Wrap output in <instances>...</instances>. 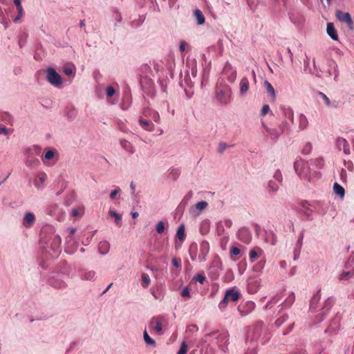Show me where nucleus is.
<instances>
[{
	"label": "nucleus",
	"instance_id": "nucleus-1",
	"mask_svg": "<svg viewBox=\"0 0 354 354\" xmlns=\"http://www.w3.org/2000/svg\"><path fill=\"white\" fill-rule=\"evenodd\" d=\"M309 162L297 158L294 162V169L300 178L310 181L315 176Z\"/></svg>",
	"mask_w": 354,
	"mask_h": 354
},
{
	"label": "nucleus",
	"instance_id": "nucleus-2",
	"mask_svg": "<svg viewBox=\"0 0 354 354\" xmlns=\"http://www.w3.org/2000/svg\"><path fill=\"white\" fill-rule=\"evenodd\" d=\"M41 154V148L34 145L28 147L25 151V164L28 167L35 169L39 165V160L37 158Z\"/></svg>",
	"mask_w": 354,
	"mask_h": 354
},
{
	"label": "nucleus",
	"instance_id": "nucleus-3",
	"mask_svg": "<svg viewBox=\"0 0 354 354\" xmlns=\"http://www.w3.org/2000/svg\"><path fill=\"white\" fill-rule=\"evenodd\" d=\"M262 127L265 131V135L269 136L270 139L276 140L283 133L285 130H290V125L286 121H282L278 127H268L264 122H262Z\"/></svg>",
	"mask_w": 354,
	"mask_h": 354
},
{
	"label": "nucleus",
	"instance_id": "nucleus-4",
	"mask_svg": "<svg viewBox=\"0 0 354 354\" xmlns=\"http://www.w3.org/2000/svg\"><path fill=\"white\" fill-rule=\"evenodd\" d=\"M232 90L228 86H225L221 88H218L216 92V99L223 104H227L231 97Z\"/></svg>",
	"mask_w": 354,
	"mask_h": 354
},
{
	"label": "nucleus",
	"instance_id": "nucleus-5",
	"mask_svg": "<svg viewBox=\"0 0 354 354\" xmlns=\"http://www.w3.org/2000/svg\"><path fill=\"white\" fill-rule=\"evenodd\" d=\"M46 78L48 82L55 87H60L62 84V77L53 68L47 69Z\"/></svg>",
	"mask_w": 354,
	"mask_h": 354
},
{
	"label": "nucleus",
	"instance_id": "nucleus-6",
	"mask_svg": "<svg viewBox=\"0 0 354 354\" xmlns=\"http://www.w3.org/2000/svg\"><path fill=\"white\" fill-rule=\"evenodd\" d=\"M138 122L141 127L146 131L153 132L156 131V135H161L163 133V131L160 127H156L154 124L152 123L149 120L140 118L138 120Z\"/></svg>",
	"mask_w": 354,
	"mask_h": 354
},
{
	"label": "nucleus",
	"instance_id": "nucleus-7",
	"mask_svg": "<svg viewBox=\"0 0 354 354\" xmlns=\"http://www.w3.org/2000/svg\"><path fill=\"white\" fill-rule=\"evenodd\" d=\"M149 328L158 335L164 333L165 328L162 320L158 317H153L149 322Z\"/></svg>",
	"mask_w": 354,
	"mask_h": 354
},
{
	"label": "nucleus",
	"instance_id": "nucleus-8",
	"mask_svg": "<svg viewBox=\"0 0 354 354\" xmlns=\"http://www.w3.org/2000/svg\"><path fill=\"white\" fill-rule=\"evenodd\" d=\"M207 206L208 203L206 201H200L196 203L194 205L190 207L189 212L192 216L196 217L198 216L203 212V211H204L207 207Z\"/></svg>",
	"mask_w": 354,
	"mask_h": 354
},
{
	"label": "nucleus",
	"instance_id": "nucleus-9",
	"mask_svg": "<svg viewBox=\"0 0 354 354\" xmlns=\"http://www.w3.org/2000/svg\"><path fill=\"white\" fill-rule=\"evenodd\" d=\"M48 214L54 216L57 220L62 221L64 216V212L57 204L50 205L46 209Z\"/></svg>",
	"mask_w": 354,
	"mask_h": 354
},
{
	"label": "nucleus",
	"instance_id": "nucleus-10",
	"mask_svg": "<svg viewBox=\"0 0 354 354\" xmlns=\"http://www.w3.org/2000/svg\"><path fill=\"white\" fill-rule=\"evenodd\" d=\"M223 73L230 83H233L236 79V69L229 63L225 64Z\"/></svg>",
	"mask_w": 354,
	"mask_h": 354
},
{
	"label": "nucleus",
	"instance_id": "nucleus-11",
	"mask_svg": "<svg viewBox=\"0 0 354 354\" xmlns=\"http://www.w3.org/2000/svg\"><path fill=\"white\" fill-rule=\"evenodd\" d=\"M263 329V324L259 322L252 326L248 331V336L251 337L252 340H257L261 336V332Z\"/></svg>",
	"mask_w": 354,
	"mask_h": 354
},
{
	"label": "nucleus",
	"instance_id": "nucleus-12",
	"mask_svg": "<svg viewBox=\"0 0 354 354\" xmlns=\"http://www.w3.org/2000/svg\"><path fill=\"white\" fill-rule=\"evenodd\" d=\"M143 117L149 120L151 122L153 121L156 123H159L160 120L158 112L149 108L144 110Z\"/></svg>",
	"mask_w": 354,
	"mask_h": 354
},
{
	"label": "nucleus",
	"instance_id": "nucleus-13",
	"mask_svg": "<svg viewBox=\"0 0 354 354\" xmlns=\"http://www.w3.org/2000/svg\"><path fill=\"white\" fill-rule=\"evenodd\" d=\"M80 277L81 280L93 282L97 279V275L94 270H81Z\"/></svg>",
	"mask_w": 354,
	"mask_h": 354
},
{
	"label": "nucleus",
	"instance_id": "nucleus-14",
	"mask_svg": "<svg viewBox=\"0 0 354 354\" xmlns=\"http://www.w3.org/2000/svg\"><path fill=\"white\" fill-rule=\"evenodd\" d=\"M336 146L339 151H343L346 155L351 153L350 145L348 141L343 138H337L336 140Z\"/></svg>",
	"mask_w": 354,
	"mask_h": 354
},
{
	"label": "nucleus",
	"instance_id": "nucleus-15",
	"mask_svg": "<svg viewBox=\"0 0 354 354\" xmlns=\"http://www.w3.org/2000/svg\"><path fill=\"white\" fill-rule=\"evenodd\" d=\"M35 220V216L32 212H26L22 219V225L26 228H30L34 225Z\"/></svg>",
	"mask_w": 354,
	"mask_h": 354
},
{
	"label": "nucleus",
	"instance_id": "nucleus-16",
	"mask_svg": "<svg viewBox=\"0 0 354 354\" xmlns=\"http://www.w3.org/2000/svg\"><path fill=\"white\" fill-rule=\"evenodd\" d=\"M250 88V82L246 77L241 78L239 82V95L240 97H244L247 95Z\"/></svg>",
	"mask_w": 354,
	"mask_h": 354
},
{
	"label": "nucleus",
	"instance_id": "nucleus-17",
	"mask_svg": "<svg viewBox=\"0 0 354 354\" xmlns=\"http://www.w3.org/2000/svg\"><path fill=\"white\" fill-rule=\"evenodd\" d=\"M309 162L315 176L317 175V171L322 169L324 165V160L322 158L311 159Z\"/></svg>",
	"mask_w": 354,
	"mask_h": 354
},
{
	"label": "nucleus",
	"instance_id": "nucleus-18",
	"mask_svg": "<svg viewBox=\"0 0 354 354\" xmlns=\"http://www.w3.org/2000/svg\"><path fill=\"white\" fill-rule=\"evenodd\" d=\"M209 250V243L207 241H203L200 244V251L198 253V261L202 262L206 259V256Z\"/></svg>",
	"mask_w": 354,
	"mask_h": 354
},
{
	"label": "nucleus",
	"instance_id": "nucleus-19",
	"mask_svg": "<svg viewBox=\"0 0 354 354\" xmlns=\"http://www.w3.org/2000/svg\"><path fill=\"white\" fill-rule=\"evenodd\" d=\"M336 17L342 22H344L348 25H351L353 20L348 12H344L341 10H337L335 13Z\"/></svg>",
	"mask_w": 354,
	"mask_h": 354
},
{
	"label": "nucleus",
	"instance_id": "nucleus-20",
	"mask_svg": "<svg viewBox=\"0 0 354 354\" xmlns=\"http://www.w3.org/2000/svg\"><path fill=\"white\" fill-rule=\"evenodd\" d=\"M281 111H282L283 120V121H287L289 120L291 122L294 121V113L291 108L282 106L280 107Z\"/></svg>",
	"mask_w": 354,
	"mask_h": 354
},
{
	"label": "nucleus",
	"instance_id": "nucleus-21",
	"mask_svg": "<svg viewBox=\"0 0 354 354\" xmlns=\"http://www.w3.org/2000/svg\"><path fill=\"white\" fill-rule=\"evenodd\" d=\"M255 306L254 303L252 301H248L243 305H240L238 308L239 311L240 312L242 316L248 314L250 312L254 310Z\"/></svg>",
	"mask_w": 354,
	"mask_h": 354
},
{
	"label": "nucleus",
	"instance_id": "nucleus-22",
	"mask_svg": "<svg viewBox=\"0 0 354 354\" xmlns=\"http://www.w3.org/2000/svg\"><path fill=\"white\" fill-rule=\"evenodd\" d=\"M239 296L240 293L237 290H235L234 289H230L225 292L224 297L225 298V300H227L229 302H234L239 299Z\"/></svg>",
	"mask_w": 354,
	"mask_h": 354
},
{
	"label": "nucleus",
	"instance_id": "nucleus-23",
	"mask_svg": "<svg viewBox=\"0 0 354 354\" xmlns=\"http://www.w3.org/2000/svg\"><path fill=\"white\" fill-rule=\"evenodd\" d=\"M47 178V175L45 173L38 174L34 180V185L38 189H42L44 187V183Z\"/></svg>",
	"mask_w": 354,
	"mask_h": 354
},
{
	"label": "nucleus",
	"instance_id": "nucleus-24",
	"mask_svg": "<svg viewBox=\"0 0 354 354\" xmlns=\"http://www.w3.org/2000/svg\"><path fill=\"white\" fill-rule=\"evenodd\" d=\"M120 144L121 147L129 154H133L135 153V147L134 146L126 139H120Z\"/></svg>",
	"mask_w": 354,
	"mask_h": 354
},
{
	"label": "nucleus",
	"instance_id": "nucleus-25",
	"mask_svg": "<svg viewBox=\"0 0 354 354\" xmlns=\"http://www.w3.org/2000/svg\"><path fill=\"white\" fill-rule=\"evenodd\" d=\"M109 215L110 217L115 219V224L117 227H120L122 226V214L118 213L113 209H110L109 211Z\"/></svg>",
	"mask_w": 354,
	"mask_h": 354
},
{
	"label": "nucleus",
	"instance_id": "nucleus-26",
	"mask_svg": "<svg viewBox=\"0 0 354 354\" xmlns=\"http://www.w3.org/2000/svg\"><path fill=\"white\" fill-rule=\"evenodd\" d=\"M49 284L57 289H63L67 286L66 283L60 279H52L49 281Z\"/></svg>",
	"mask_w": 354,
	"mask_h": 354
},
{
	"label": "nucleus",
	"instance_id": "nucleus-27",
	"mask_svg": "<svg viewBox=\"0 0 354 354\" xmlns=\"http://www.w3.org/2000/svg\"><path fill=\"white\" fill-rule=\"evenodd\" d=\"M326 32L332 39L335 41L338 39V35L333 23L327 24Z\"/></svg>",
	"mask_w": 354,
	"mask_h": 354
},
{
	"label": "nucleus",
	"instance_id": "nucleus-28",
	"mask_svg": "<svg viewBox=\"0 0 354 354\" xmlns=\"http://www.w3.org/2000/svg\"><path fill=\"white\" fill-rule=\"evenodd\" d=\"M189 253L192 261H198V245L196 243L190 245Z\"/></svg>",
	"mask_w": 354,
	"mask_h": 354
},
{
	"label": "nucleus",
	"instance_id": "nucleus-29",
	"mask_svg": "<svg viewBox=\"0 0 354 354\" xmlns=\"http://www.w3.org/2000/svg\"><path fill=\"white\" fill-rule=\"evenodd\" d=\"M298 122H299V127H298L299 131H303L307 128V127L308 125V120L304 114H303V113L299 114V118H298Z\"/></svg>",
	"mask_w": 354,
	"mask_h": 354
},
{
	"label": "nucleus",
	"instance_id": "nucleus-30",
	"mask_svg": "<svg viewBox=\"0 0 354 354\" xmlns=\"http://www.w3.org/2000/svg\"><path fill=\"white\" fill-rule=\"evenodd\" d=\"M264 87L272 101L276 99V92L274 87L268 81L264 82Z\"/></svg>",
	"mask_w": 354,
	"mask_h": 354
},
{
	"label": "nucleus",
	"instance_id": "nucleus-31",
	"mask_svg": "<svg viewBox=\"0 0 354 354\" xmlns=\"http://www.w3.org/2000/svg\"><path fill=\"white\" fill-rule=\"evenodd\" d=\"M110 249L109 243L106 241L100 242L98 245V251L101 254H106Z\"/></svg>",
	"mask_w": 354,
	"mask_h": 354
},
{
	"label": "nucleus",
	"instance_id": "nucleus-32",
	"mask_svg": "<svg viewBox=\"0 0 354 354\" xmlns=\"http://www.w3.org/2000/svg\"><path fill=\"white\" fill-rule=\"evenodd\" d=\"M263 254V251L260 248H254L250 252V260L253 262L256 259L260 257Z\"/></svg>",
	"mask_w": 354,
	"mask_h": 354
},
{
	"label": "nucleus",
	"instance_id": "nucleus-33",
	"mask_svg": "<svg viewBox=\"0 0 354 354\" xmlns=\"http://www.w3.org/2000/svg\"><path fill=\"white\" fill-rule=\"evenodd\" d=\"M14 3L17 7L18 10V16L14 19V22L17 23L20 21L21 18L23 17L24 12L21 4V0H14Z\"/></svg>",
	"mask_w": 354,
	"mask_h": 354
},
{
	"label": "nucleus",
	"instance_id": "nucleus-34",
	"mask_svg": "<svg viewBox=\"0 0 354 354\" xmlns=\"http://www.w3.org/2000/svg\"><path fill=\"white\" fill-rule=\"evenodd\" d=\"M232 225V222L230 219H225L223 221H220L217 223V230L219 232H223L225 227L230 228Z\"/></svg>",
	"mask_w": 354,
	"mask_h": 354
},
{
	"label": "nucleus",
	"instance_id": "nucleus-35",
	"mask_svg": "<svg viewBox=\"0 0 354 354\" xmlns=\"http://www.w3.org/2000/svg\"><path fill=\"white\" fill-rule=\"evenodd\" d=\"M333 192L340 198H344L345 196V189L337 183H335L333 185Z\"/></svg>",
	"mask_w": 354,
	"mask_h": 354
},
{
	"label": "nucleus",
	"instance_id": "nucleus-36",
	"mask_svg": "<svg viewBox=\"0 0 354 354\" xmlns=\"http://www.w3.org/2000/svg\"><path fill=\"white\" fill-rule=\"evenodd\" d=\"M176 237L180 241L179 246H180L181 243L185 239V226L184 225H180L176 232Z\"/></svg>",
	"mask_w": 354,
	"mask_h": 354
},
{
	"label": "nucleus",
	"instance_id": "nucleus-37",
	"mask_svg": "<svg viewBox=\"0 0 354 354\" xmlns=\"http://www.w3.org/2000/svg\"><path fill=\"white\" fill-rule=\"evenodd\" d=\"M55 152L53 149H48L41 158L43 162L45 165H49L48 161L55 157Z\"/></svg>",
	"mask_w": 354,
	"mask_h": 354
},
{
	"label": "nucleus",
	"instance_id": "nucleus-38",
	"mask_svg": "<svg viewBox=\"0 0 354 354\" xmlns=\"http://www.w3.org/2000/svg\"><path fill=\"white\" fill-rule=\"evenodd\" d=\"M267 189L270 194H274L278 191L279 185L274 181L270 180L268 183Z\"/></svg>",
	"mask_w": 354,
	"mask_h": 354
},
{
	"label": "nucleus",
	"instance_id": "nucleus-39",
	"mask_svg": "<svg viewBox=\"0 0 354 354\" xmlns=\"http://www.w3.org/2000/svg\"><path fill=\"white\" fill-rule=\"evenodd\" d=\"M334 300L333 298L328 297L324 301V306L322 308V314H326L328 312L330 308L333 306Z\"/></svg>",
	"mask_w": 354,
	"mask_h": 354
},
{
	"label": "nucleus",
	"instance_id": "nucleus-40",
	"mask_svg": "<svg viewBox=\"0 0 354 354\" xmlns=\"http://www.w3.org/2000/svg\"><path fill=\"white\" fill-rule=\"evenodd\" d=\"M310 207V205L309 203H308L307 202H304L301 204V208H302L301 211L306 215V216L307 217L308 219L312 220L313 218L310 213V212H311Z\"/></svg>",
	"mask_w": 354,
	"mask_h": 354
},
{
	"label": "nucleus",
	"instance_id": "nucleus-41",
	"mask_svg": "<svg viewBox=\"0 0 354 354\" xmlns=\"http://www.w3.org/2000/svg\"><path fill=\"white\" fill-rule=\"evenodd\" d=\"M194 15L197 21L198 25H202L205 23V17L200 10L196 9L194 11Z\"/></svg>",
	"mask_w": 354,
	"mask_h": 354
},
{
	"label": "nucleus",
	"instance_id": "nucleus-42",
	"mask_svg": "<svg viewBox=\"0 0 354 354\" xmlns=\"http://www.w3.org/2000/svg\"><path fill=\"white\" fill-rule=\"evenodd\" d=\"M143 339L147 346H156L155 340L149 336L146 330L143 332Z\"/></svg>",
	"mask_w": 354,
	"mask_h": 354
},
{
	"label": "nucleus",
	"instance_id": "nucleus-43",
	"mask_svg": "<svg viewBox=\"0 0 354 354\" xmlns=\"http://www.w3.org/2000/svg\"><path fill=\"white\" fill-rule=\"evenodd\" d=\"M105 93L107 100H110V99L115 95V89L112 86H108L105 88Z\"/></svg>",
	"mask_w": 354,
	"mask_h": 354
},
{
	"label": "nucleus",
	"instance_id": "nucleus-44",
	"mask_svg": "<svg viewBox=\"0 0 354 354\" xmlns=\"http://www.w3.org/2000/svg\"><path fill=\"white\" fill-rule=\"evenodd\" d=\"M141 279H142V286L143 288H147L151 282V279L149 277L148 274H145V273H142V275H141Z\"/></svg>",
	"mask_w": 354,
	"mask_h": 354
},
{
	"label": "nucleus",
	"instance_id": "nucleus-45",
	"mask_svg": "<svg viewBox=\"0 0 354 354\" xmlns=\"http://www.w3.org/2000/svg\"><path fill=\"white\" fill-rule=\"evenodd\" d=\"M313 149V145L310 142H306L302 147L301 153L304 155H308L311 153Z\"/></svg>",
	"mask_w": 354,
	"mask_h": 354
},
{
	"label": "nucleus",
	"instance_id": "nucleus-46",
	"mask_svg": "<svg viewBox=\"0 0 354 354\" xmlns=\"http://www.w3.org/2000/svg\"><path fill=\"white\" fill-rule=\"evenodd\" d=\"M328 66L330 68L334 69V73H335L334 79L335 81H337L338 75H339V73L337 71V64H336L335 62L331 60L328 62Z\"/></svg>",
	"mask_w": 354,
	"mask_h": 354
},
{
	"label": "nucleus",
	"instance_id": "nucleus-47",
	"mask_svg": "<svg viewBox=\"0 0 354 354\" xmlns=\"http://www.w3.org/2000/svg\"><path fill=\"white\" fill-rule=\"evenodd\" d=\"M353 275V273L350 271H344L339 276V279L340 281H346L351 278Z\"/></svg>",
	"mask_w": 354,
	"mask_h": 354
},
{
	"label": "nucleus",
	"instance_id": "nucleus-48",
	"mask_svg": "<svg viewBox=\"0 0 354 354\" xmlns=\"http://www.w3.org/2000/svg\"><path fill=\"white\" fill-rule=\"evenodd\" d=\"M84 213V208L83 207H78V208H74L71 211V216L76 217V216H81Z\"/></svg>",
	"mask_w": 354,
	"mask_h": 354
},
{
	"label": "nucleus",
	"instance_id": "nucleus-49",
	"mask_svg": "<svg viewBox=\"0 0 354 354\" xmlns=\"http://www.w3.org/2000/svg\"><path fill=\"white\" fill-rule=\"evenodd\" d=\"M156 230L159 234H162L165 230V223L162 221L158 222L156 225Z\"/></svg>",
	"mask_w": 354,
	"mask_h": 354
},
{
	"label": "nucleus",
	"instance_id": "nucleus-50",
	"mask_svg": "<svg viewBox=\"0 0 354 354\" xmlns=\"http://www.w3.org/2000/svg\"><path fill=\"white\" fill-rule=\"evenodd\" d=\"M295 301V294L290 292L285 301L286 306H290Z\"/></svg>",
	"mask_w": 354,
	"mask_h": 354
},
{
	"label": "nucleus",
	"instance_id": "nucleus-51",
	"mask_svg": "<svg viewBox=\"0 0 354 354\" xmlns=\"http://www.w3.org/2000/svg\"><path fill=\"white\" fill-rule=\"evenodd\" d=\"M273 178L281 183L283 180L281 172L279 169H277L273 174Z\"/></svg>",
	"mask_w": 354,
	"mask_h": 354
},
{
	"label": "nucleus",
	"instance_id": "nucleus-52",
	"mask_svg": "<svg viewBox=\"0 0 354 354\" xmlns=\"http://www.w3.org/2000/svg\"><path fill=\"white\" fill-rule=\"evenodd\" d=\"M270 112V109L269 105L264 104L261 108V110L260 112V115L261 117H264L266 115H267Z\"/></svg>",
	"mask_w": 354,
	"mask_h": 354
},
{
	"label": "nucleus",
	"instance_id": "nucleus-53",
	"mask_svg": "<svg viewBox=\"0 0 354 354\" xmlns=\"http://www.w3.org/2000/svg\"><path fill=\"white\" fill-rule=\"evenodd\" d=\"M62 242V239L59 235H56L55 236L54 241H53V248L57 249L59 248Z\"/></svg>",
	"mask_w": 354,
	"mask_h": 354
},
{
	"label": "nucleus",
	"instance_id": "nucleus-54",
	"mask_svg": "<svg viewBox=\"0 0 354 354\" xmlns=\"http://www.w3.org/2000/svg\"><path fill=\"white\" fill-rule=\"evenodd\" d=\"M180 295L183 297L189 298L190 297V290L188 287H184L180 292Z\"/></svg>",
	"mask_w": 354,
	"mask_h": 354
},
{
	"label": "nucleus",
	"instance_id": "nucleus-55",
	"mask_svg": "<svg viewBox=\"0 0 354 354\" xmlns=\"http://www.w3.org/2000/svg\"><path fill=\"white\" fill-rule=\"evenodd\" d=\"M68 236L66 238V241H67V243L68 244L71 241H73L72 236L74 234L76 230H75V228L71 227V228H69L68 230Z\"/></svg>",
	"mask_w": 354,
	"mask_h": 354
},
{
	"label": "nucleus",
	"instance_id": "nucleus-56",
	"mask_svg": "<svg viewBox=\"0 0 354 354\" xmlns=\"http://www.w3.org/2000/svg\"><path fill=\"white\" fill-rule=\"evenodd\" d=\"M187 352V345L185 342H182L180 344V350L178 351L177 354H186Z\"/></svg>",
	"mask_w": 354,
	"mask_h": 354
},
{
	"label": "nucleus",
	"instance_id": "nucleus-57",
	"mask_svg": "<svg viewBox=\"0 0 354 354\" xmlns=\"http://www.w3.org/2000/svg\"><path fill=\"white\" fill-rule=\"evenodd\" d=\"M63 72L67 76H72L73 74V69L70 66H64L63 68Z\"/></svg>",
	"mask_w": 354,
	"mask_h": 354
},
{
	"label": "nucleus",
	"instance_id": "nucleus-58",
	"mask_svg": "<svg viewBox=\"0 0 354 354\" xmlns=\"http://www.w3.org/2000/svg\"><path fill=\"white\" fill-rule=\"evenodd\" d=\"M194 279L196 281L200 283L201 284H203L205 280V277L201 274H197L195 275Z\"/></svg>",
	"mask_w": 354,
	"mask_h": 354
},
{
	"label": "nucleus",
	"instance_id": "nucleus-59",
	"mask_svg": "<svg viewBox=\"0 0 354 354\" xmlns=\"http://www.w3.org/2000/svg\"><path fill=\"white\" fill-rule=\"evenodd\" d=\"M228 303L229 301L227 300H225V298L224 297L218 304L219 309L221 310H225Z\"/></svg>",
	"mask_w": 354,
	"mask_h": 354
},
{
	"label": "nucleus",
	"instance_id": "nucleus-60",
	"mask_svg": "<svg viewBox=\"0 0 354 354\" xmlns=\"http://www.w3.org/2000/svg\"><path fill=\"white\" fill-rule=\"evenodd\" d=\"M120 192V187H115V189L114 190H113L111 193H110V198L111 200H113L115 199V196H117L118 194H119Z\"/></svg>",
	"mask_w": 354,
	"mask_h": 354
},
{
	"label": "nucleus",
	"instance_id": "nucleus-61",
	"mask_svg": "<svg viewBox=\"0 0 354 354\" xmlns=\"http://www.w3.org/2000/svg\"><path fill=\"white\" fill-rule=\"evenodd\" d=\"M344 166L349 171H352L354 169V165L351 160L345 161Z\"/></svg>",
	"mask_w": 354,
	"mask_h": 354
},
{
	"label": "nucleus",
	"instance_id": "nucleus-62",
	"mask_svg": "<svg viewBox=\"0 0 354 354\" xmlns=\"http://www.w3.org/2000/svg\"><path fill=\"white\" fill-rule=\"evenodd\" d=\"M227 147V145L225 142H220L218 146V151L223 153Z\"/></svg>",
	"mask_w": 354,
	"mask_h": 354
},
{
	"label": "nucleus",
	"instance_id": "nucleus-63",
	"mask_svg": "<svg viewBox=\"0 0 354 354\" xmlns=\"http://www.w3.org/2000/svg\"><path fill=\"white\" fill-rule=\"evenodd\" d=\"M27 36H28L27 34L24 33L19 38V45L20 48H22L24 46V45L25 44Z\"/></svg>",
	"mask_w": 354,
	"mask_h": 354
},
{
	"label": "nucleus",
	"instance_id": "nucleus-64",
	"mask_svg": "<svg viewBox=\"0 0 354 354\" xmlns=\"http://www.w3.org/2000/svg\"><path fill=\"white\" fill-rule=\"evenodd\" d=\"M319 95L322 97L325 104L329 106L330 105V100L329 98L323 93H319Z\"/></svg>",
	"mask_w": 354,
	"mask_h": 354
}]
</instances>
